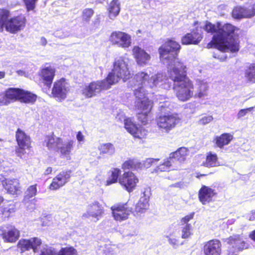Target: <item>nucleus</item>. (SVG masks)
<instances>
[{
	"label": "nucleus",
	"mask_w": 255,
	"mask_h": 255,
	"mask_svg": "<svg viewBox=\"0 0 255 255\" xmlns=\"http://www.w3.org/2000/svg\"><path fill=\"white\" fill-rule=\"evenodd\" d=\"M10 11L6 8H0V32L4 28L11 34H16L25 27L27 20L22 14H18L9 18Z\"/></svg>",
	"instance_id": "obj_1"
},
{
	"label": "nucleus",
	"mask_w": 255,
	"mask_h": 255,
	"mask_svg": "<svg viewBox=\"0 0 255 255\" xmlns=\"http://www.w3.org/2000/svg\"><path fill=\"white\" fill-rule=\"evenodd\" d=\"M36 99V95L29 91L19 88H9L0 94V106H7L16 101L33 104Z\"/></svg>",
	"instance_id": "obj_2"
},
{
	"label": "nucleus",
	"mask_w": 255,
	"mask_h": 255,
	"mask_svg": "<svg viewBox=\"0 0 255 255\" xmlns=\"http://www.w3.org/2000/svg\"><path fill=\"white\" fill-rule=\"evenodd\" d=\"M15 138L17 143L15 153L17 156L22 158L32 148L31 138L29 134L20 128L16 129Z\"/></svg>",
	"instance_id": "obj_3"
},
{
	"label": "nucleus",
	"mask_w": 255,
	"mask_h": 255,
	"mask_svg": "<svg viewBox=\"0 0 255 255\" xmlns=\"http://www.w3.org/2000/svg\"><path fill=\"white\" fill-rule=\"evenodd\" d=\"M181 49L180 44L171 38L166 40L164 44L159 47L158 52L160 58H163L167 55L171 54L170 57H166L165 59L173 60L177 58Z\"/></svg>",
	"instance_id": "obj_4"
},
{
	"label": "nucleus",
	"mask_w": 255,
	"mask_h": 255,
	"mask_svg": "<svg viewBox=\"0 0 255 255\" xmlns=\"http://www.w3.org/2000/svg\"><path fill=\"white\" fill-rule=\"evenodd\" d=\"M181 119L177 113L160 116L156 119V124L161 130L166 133L174 129Z\"/></svg>",
	"instance_id": "obj_5"
},
{
	"label": "nucleus",
	"mask_w": 255,
	"mask_h": 255,
	"mask_svg": "<svg viewBox=\"0 0 255 255\" xmlns=\"http://www.w3.org/2000/svg\"><path fill=\"white\" fill-rule=\"evenodd\" d=\"M139 179L131 171H125L120 176L119 184L128 193H131L138 186Z\"/></svg>",
	"instance_id": "obj_6"
},
{
	"label": "nucleus",
	"mask_w": 255,
	"mask_h": 255,
	"mask_svg": "<svg viewBox=\"0 0 255 255\" xmlns=\"http://www.w3.org/2000/svg\"><path fill=\"white\" fill-rule=\"evenodd\" d=\"M236 27L231 24L226 23L217 30V34L213 35L212 40L207 44L206 47L210 49L213 47L214 44L225 41L226 38L234 33Z\"/></svg>",
	"instance_id": "obj_7"
},
{
	"label": "nucleus",
	"mask_w": 255,
	"mask_h": 255,
	"mask_svg": "<svg viewBox=\"0 0 255 255\" xmlns=\"http://www.w3.org/2000/svg\"><path fill=\"white\" fill-rule=\"evenodd\" d=\"M173 89L178 100L182 102L188 100L193 96V85L190 80L173 85Z\"/></svg>",
	"instance_id": "obj_8"
},
{
	"label": "nucleus",
	"mask_w": 255,
	"mask_h": 255,
	"mask_svg": "<svg viewBox=\"0 0 255 255\" xmlns=\"http://www.w3.org/2000/svg\"><path fill=\"white\" fill-rule=\"evenodd\" d=\"M168 77L173 82V85L190 80L187 75L186 66L180 62H178L177 65L168 71Z\"/></svg>",
	"instance_id": "obj_9"
},
{
	"label": "nucleus",
	"mask_w": 255,
	"mask_h": 255,
	"mask_svg": "<svg viewBox=\"0 0 255 255\" xmlns=\"http://www.w3.org/2000/svg\"><path fill=\"white\" fill-rule=\"evenodd\" d=\"M111 209L114 219L120 222L128 219L129 215L133 212L132 207L128 206V202L116 204L111 207Z\"/></svg>",
	"instance_id": "obj_10"
},
{
	"label": "nucleus",
	"mask_w": 255,
	"mask_h": 255,
	"mask_svg": "<svg viewBox=\"0 0 255 255\" xmlns=\"http://www.w3.org/2000/svg\"><path fill=\"white\" fill-rule=\"evenodd\" d=\"M68 91L66 79L61 78L53 83L51 89V96L57 101L61 102L66 98Z\"/></svg>",
	"instance_id": "obj_11"
},
{
	"label": "nucleus",
	"mask_w": 255,
	"mask_h": 255,
	"mask_svg": "<svg viewBox=\"0 0 255 255\" xmlns=\"http://www.w3.org/2000/svg\"><path fill=\"white\" fill-rule=\"evenodd\" d=\"M55 75L56 69L51 66L41 68L38 73L39 82L48 89L51 88Z\"/></svg>",
	"instance_id": "obj_12"
},
{
	"label": "nucleus",
	"mask_w": 255,
	"mask_h": 255,
	"mask_svg": "<svg viewBox=\"0 0 255 255\" xmlns=\"http://www.w3.org/2000/svg\"><path fill=\"white\" fill-rule=\"evenodd\" d=\"M0 237L5 243H14L20 237V232L14 226L7 225L0 228Z\"/></svg>",
	"instance_id": "obj_13"
},
{
	"label": "nucleus",
	"mask_w": 255,
	"mask_h": 255,
	"mask_svg": "<svg viewBox=\"0 0 255 255\" xmlns=\"http://www.w3.org/2000/svg\"><path fill=\"white\" fill-rule=\"evenodd\" d=\"M71 170H63L55 176L48 186L50 190H57L64 186L70 180L71 177Z\"/></svg>",
	"instance_id": "obj_14"
},
{
	"label": "nucleus",
	"mask_w": 255,
	"mask_h": 255,
	"mask_svg": "<svg viewBox=\"0 0 255 255\" xmlns=\"http://www.w3.org/2000/svg\"><path fill=\"white\" fill-rule=\"evenodd\" d=\"M110 41L114 45H118L123 48H128L131 45V36L122 31H114L110 36Z\"/></svg>",
	"instance_id": "obj_15"
},
{
	"label": "nucleus",
	"mask_w": 255,
	"mask_h": 255,
	"mask_svg": "<svg viewBox=\"0 0 255 255\" xmlns=\"http://www.w3.org/2000/svg\"><path fill=\"white\" fill-rule=\"evenodd\" d=\"M240 40L238 38H230L229 40L217 43L213 45L215 47L220 51L226 52L228 50L231 52L234 53L239 51L240 50Z\"/></svg>",
	"instance_id": "obj_16"
},
{
	"label": "nucleus",
	"mask_w": 255,
	"mask_h": 255,
	"mask_svg": "<svg viewBox=\"0 0 255 255\" xmlns=\"http://www.w3.org/2000/svg\"><path fill=\"white\" fill-rule=\"evenodd\" d=\"M105 87L101 80L92 81L85 87L82 94L86 98H91L101 93L102 91L106 90Z\"/></svg>",
	"instance_id": "obj_17"
},
{
	"label": "nucleus",
	"mask_w": 255,
	"mask_h": 255,
	"mask_svg": "<svg viewBox=\"0 0 255 255\" xmlns=\"http://www.w3.org/2000/svg\"><path fill=\"white\" fill-rule=\"evenodd\" d=\"M203 34L201 27H196L191 32L187 33L181 38L183 45L198 44L202 40Z\"/></svg>",
	"instance_id": "obj_18"
},
{
	"label": "nucleus",
	"mask_w": 255,
	"mask_h": 255,
	"mask_svg": "<svg viewBox=\"0 0 255 255\" xmlns=\"http://www.w3.org/2000/svg\"><path fill=\"white\" fill-rule=\"evenodd\" d=\"M163 75L161 74L155 75L154 76H150L149 74L144 72H140L136 74L135 75V79L138 85H150V86H152L157 85L160 81L159 79L162 78Z\"/></svg>",
	"instance_id": "obj_19"
},
{
	"label": "nucleus",
	"mask_w": 255,
	"mask_h": 255,
	"mask_svg": "<svg viewBox=\"0 0 255 255\" xmlns=\"http://www.w3.org/2000/svg\"><path fill=\"white\" fill-rule=\"evenodd\" d=\"M215 190L206 185H202L198 191V199L203 205H206L214 201L217 196Z\"/></svg>",
	"instance_id": "obj_20"
},
{
	"label": "nucleus",
	"mask_w": 255,
	"mask_h": 255,
	"mask_svg": "<svg viewBox=\"0 0 255 255\" xmlns=\"http://www.w3.org/2000/svg\"><path fill=\"white\" fill-rule=\"evenodd\" d=\"M142 88H139L134 91V94L137 98H139L140 93ZM153 107V103L149 99L145 97L140 99L137 101L135 105V109L137 112H151Z\"/></svg>",
	"instance_id": "obj_21"
},
{
	"label": "nucleus",
	"mask_w": 255,
	"mask_h": 255,
	"mask_svg": "<svg viewBox=\"0 0 255 255\" xmlns=\"http://www.w3.org/2000/svg\"><path fill=\"white\" fill-rule=\"evenodd\" d=\"M132 55L136 63L141 66L146 65L151 58L150 54L138 46H134L133 47Z\"/></svg>",
	"instance_id": "obj_22"
},
{
	"label": "nucleus",
	"mask_w": 255,
	"mask_h": 255,
	"mask_svg": "<svg viewBox=\"0 0 255 255\" xmlns=\"http://www.w3.org/2000/svg\"><path fill=\"white\" fill-rule=\"evenodd\" d=\"M221 247L219 240L213 239L204 243L203 251L205 255H220Z\"/></svg>",
	"instance_id": "obj_23"
},
{
	"label": "nucleus",
	"mask_w": 255,
	"mask_h": 255,
	"mask_svg": "<svg viewBox=\"0 0 255 255\" xmlns=\"http://www.w3.org/2000/svg\"><path fill=\"white\" fill-rule=\"evenodd\" d=\"M233 17L236 19L250 18L255 16V7L249 8L244 6L234 7L232 12Z\"/></svg>",
	"instance_id": "obj_24"
},
{
	"label": "nucleus",
	"mask_w": 255,
	"mask_h": 255,
	"mask_svg": "<svg viewBox=\"0 0 255 255\" xmlns=\"http://www.w3.org/2000/svg\"><path fill=\"white\" fill-rule=\"evenodd\" d=\"M112 70L117 75L118 77L124 79L128 78L130 75L128 65L123 59L114 62Z\"/></svg>",
	"instance_id": "obj_25"
},
{
	"label": "nucleus",
	"mask_w": 255,
	"mask_h": 255,
	"mask_svg": "<svg viewBox=\"0 0 255 255\" xmlns=\"http://www.w3.org/2000/svg\"><path fill=\"white\" fill-rule=\"evenodd\" d=\"M104 212V208L99 202L95 201L88 206L87 212L83 215L85 218L93 217L99 219Z\"/></svg>",
	"instance_id": "obj_26"
},
{
	"label": "nucleus",
	"mask_w": 255,
	"mask_h": 255,
	"mask_svg": "<svg viewBox=\"0 0 255 255\" xmlns=\"http://www.w3.org/2000/svg\"><path fill=\"white\" fill-rule=\"evenodd\" d=\"M2 184L7 192L11 195H17L20 192V183L17 179H4Z\"/></svg>",
	"instance_id": "obj_27"
},
{
	"label": "nucleus",
	"mask_w": 255,
	"mask_h": 255,
	"mask_svg": "<svg viewBox=\"0 0 255 255\" xmlns=\"http://www.w3.org/2000/svg\"><path fill=\"white\" fill-rule=\"evenodd\" d=\"M143 165L141 162L135 158H128L121 165L124 172L127 171H137L141 169Z\"/></svg>",
	"instance_id": "obj_28"
},
{
	"label": "nucleus",
	"mask_w": 255,
	"mask_h": 255,
	"mask_svg": "<svg viewBox=\"0 0 255 255\" xmlns=\"http://www.w3.org/2000/svg\"><path fill=\"white\" fill-rule=\"evenodd\" d=\"M44 143L49 150L57 151L59 145L62 144L63 139L60 137H56L54 133L47 135L45 137Z\"/></svg>",
	"instance_id": "obj_29"
},
{
	"label": "nucleus",
	"mask_w": 255,
	"mask_h": 255,
	"mask_svg": "<svg viewBox=\"0 0 255 255\" xmlns=\"http://www.w3.org/2000/svg\"><path fill=\"white\" fill-rule=\"evenodd\" d=\"M233 135L230 133H223L215 137L213 142L216 147L222 149L224 146L228 145L233 139Z\"/></svg>",
	"instance_id": "obj_30"
},
{
	"label": "nucleus",
	"mask_w": 255,
	"mask_h": 255,
	"mask_svg": "<svg viewBox=\"0 0 255 255\" xmlns=\"http://www.w3.org/2000/svg\"><path fill=\"white\" fill-rule=\"evenodd\" d=\"M220 165V163L218 156L216 153L209 151L206 154L205 160L203 161L202 166L207 168H212Z\"/></svg>",
	"instance_id": "obj_31"
},
{
	"label": "nucleus",
	"mask_w": 255,
	"mask_h": 255,
	"mask_svg": "<svg viewBox=\"0 0 255 255\" xmlns=\"http://www.w3.org/2000/svg\"><path fill=\"white\" fill-rule=\"evenodd\" d=\"M189 152L188 148L183 146L178 148L175 151L170 153L169 155L175 163L177 161L181 162L185 160Z\"/></svg>",
	"instance_id": "obj_32"
},
{
	"label": "nucleus",
	"mask_w": 255,
	"mask_h": 255,
	"mask_svg": "<svg viewBox=\"0 0 255 255\" xmlns=\"http://www.w3.org/2000/svg\"><path fill=\"white\" fill-rule=\"evenodd\" d=\"M227 242L233 248L238 251L242 250L245 245V242L240 235H234L230 237L227 239Z\"/></svg>",
	"instance_id": "obj_33"
},
{
	"label": "nucleus",
	"mask_w": 255,
	"mask_h": 255,
	"mask_svg": "<svg viewBox=\"0 0 255 255\" xmlns=\"http://www.w3.org/2000/svg\"><path fill=\"white\" fill-rule=\"evenodd\" d=\"M121 170L117 167L112 168L109 171V175L105 182V185L109 186L116 183H119L120 178L121 175Z\"/></svg>",
	"instance_id": "obj_34"
},
{
	"label": "nucleus",
	"mask_w": 255,
	"mask_h": 255,
	"mask_svg": "<svg viewBox=\"0 0 255 255\" xmlns=\"http://www.w3.org/2000/svg\"><path fill=\"white\" fill-rule=\"evenodd\" d=\"M149 206V197L144 195L140 197L138 201L136 204L134 212L137 213H143L148 209Z\"/></svg>",
	"instance_id": "obj_35"
},
{
	"label": "nucleus",
	"mask_w": 255,
	"mask_h": 255,
	"mask_svg": "<svg viewBox=\"0 0 255 255\" xmlns=\"http://www.w3.org/2000/svg\"><path fill=\"white\" fill-rule=\"evenodd\" d=\"M121 79V77H118L117 75L112 70L106 78L101 81L103 82L104 86L105 87V89L107 90L110 89L112 85L117 83Z\"/></svg>",
	"instance_id": "obj_36"
},
{
	"label": "nucleus",
	"mask_w": 255,
	"mask_h": 255,
	"mask_svg": "<svg viewBox=\"0 0 255 255\" xmlns=\"http://www.w3.org/2000/svg\"><path fill=\"white\" fill-rule=\"evenodd\" d=\"M74 144V140H69L65 143H62V144L59 145L56 152H59L61 157L69 155L73 149Z\"/></svg>",
	"instance_id": "obj_37"
},
{
	"label": "nucleus",
	"mask_w": 255,
	"mask_h": 255,
	"mask_svg": "<svg viewBox=\"0 0 255 255\" xmlns=\"http://www.w3.org/2000/svg\"><path fill=\"white\" fill-rule=\"evenodd\" d=\"M0 203V214L3 219L8 218L11 216L16 211L15 204L9 203L4 206H2Z\"/></svg>",
	"instance_id": "obj_38"
},
{
	"label": "nucleus",
	"mask_w": 255,
	"mask_h": 255,
	"mask_svg": "<svg viewBox=\"0 0 255 255\" xmlns=\"http://www.w3.org/2000/svg\"><path fill=\"white\" fill-rule=\"evenodd\" d=\"M121 4L119 0H112L109 5L108 13L111 18H113L118 16L121 10Z\"/></svg>",
	"instance_id": "obj_39"
},
{
	"label": "nucleus",
	"mask_w": 255,
	"mask_h": 255,
	"mask_svg": "<svg viewBox=\"0 0 255 255\" xmlns=\"http://www.w3.org/2000/svg\"><path fill=\"white\" fill-rule=\"evenodd\" d=\"M175 163L172 158H170V155L169 157L164 160V161L157 166L155 170L156 172H165L170 170V168Z\"/></svg>",
	"instance_id": "obj_40"
},
{
	"label": "nucleus",
	"mask_w": 255,
	"mask_h": 255,
	"mask_svg": "<svg viewBox=\"0 0 255 255\" xmlns=\"http://www.w3.org/2000/svg\"><path fill=\"white\" fill-rule=\"evenodd\" d=\"M245 77L250 83H255V63H251L245 71Z\"/></svg>",
	"instance_id": "obj_41"
},
{
	"label": "nucleus",
	"mask_w": 255,
	"mask_h": 255,
	"mask_svg": "<svg viewBox=\"0 0 255 255\" xmlns=\"http://www.w3.org/2000/svg\"><path fill=\"white\" fill-rule=\"evenodd\" d=\"M130 134L134 138L143 140L146 138L148 131L142 127H137Z\"/></svg>",
	"instance_id": "obj_42"
},
{
	"label": "nucleus",
	"mask_w": 255,
	"mask_h": 255,
	"mask_svg": "<svg viewBox=\"0 0 255 255\" xmlns=\"http://www.w3.org/2000/svg\"><path fill=\"white\" fill-rule=\"evenodd\" d=\"M99 150L100 151V154H108L112 155L115 153V148L113 144L111 143H106L102 144L99 147Z\"/></svg>",
	"instance_id": "obj_43"
},
{
	"label": "nucleus",
	"mask_w": 255,
	"mask_h": 255,
	"mask_svg": "<svg viewBox=\"0 0 255 255\" xmlns=\"http://www.w3.org/2000/svg\"><path fill=\"white\" fill-rule=\"evenodd\" d=\"M94 14V10L92 8L83 9L81 16L82 22L84 23H89Z\"/></svg>",
	"instance_id": "obj_44"
},
{
	"label": "nucleus",
	"mask_w": 255,
	"mask_h": 255,
	"mask_svg": "<svg viewBox=\"0 0 255 255\" xmlns=\"http://www.w3.org/2000/svg\"><path fill=\"white\" fill-rule=\"evenodd\" d=\"M29 240L30 250H32L34 253H37L42 244L41 240L37 237H33L29 239Z\"/></svg>",
	"instance_id": "obj_45"
},
{
	"label": "nucleus",
	"mask_w": 255,
	"mask_h": 255,
	"mask_svg": "<svg viewBox=\"0 0 255 255\" xmlns=\"http://www.w3.org/2000/svg\"><path fill=\"white\" fill-rule=\"evenodd\" d=\"M17 247L20 250L21 253L29 251L30 248L29 239H21L19 240L17 244Z\"/></svg>",
	"instance_id": "obj_46"
},
{
	"label": "nucleus",
	"mask_w": 255,
	"mask_h": 255,
	"mask_svg": "<svg viewBox=\"0 0 255 255\" xmlns=\"http://www.w3.org/2000/svg\"><path fill=\"white\" fill-rule=\"evenodd\" d=\"M124 127L126 130L130 134L137 127L129 118H126L124 119Z\"/></svg>",
	"instance_id": "obj_47"
},
{
	"label": "nucleus",
	"mask_w": 255,
	"mask_h": 255,
	"mask_svg": "<svg viewBox=\"0 0 255 255\" xmlns=\"http://www.w3.org/2000/svg\"><path fill=\"white\" fill-rule=\"evenodd\" d=\"M150 112H137L136 117L138 121L143 125H146L149 121Z\"/></svg>",
	"instance_id": "obj_48"
},
{
	"label": "nucleus",
	"mask_w": 255,
	"mask_h": 255,
	"mask_svg": "<svg viewBox=\"0 0 255 255\" xmlns=\"http://www.w3.org/2000/svg\"><path fill=\"white\" fill-rule=\"evenodd\" d=\"M77 251L73 247L62 248L57 255H76Z\"/></svg>",
	"instance_id": "obj_49"
},
{
	"label": "nucleus",
	"mask_w": 255,
	"mask_h": 255,
	"mask_svg": "<svg viewBox=\"0 0 255 255\" xmlns=\"http://www.w3.org/2000/svg\"><path fill=\"white\" fill-rule=\"evenodd\" d=\"M192 227L191 225H187L182 226L181 232V237L183 239H187L192 235Z\"/></svg>",
	"instance_id": "obj_50"
},
{
	"label": "nucleus",
	"mask_w": 255,
	"mask_h": 255,
	"mask_svg": "<svg viewBox=\"0 0 255 255\" xmlns=\"http://www.w3.org/2000/svg\"><path fill=\"white\" fill-rule=\"evenodd\" d=\"M37 194V184L29 186L25 192V197L30 199L35 196Z\"/></svg>",
	"instance_id": "obj_51"
},
{
	"label": "nucleus",
	"mask_w": 255,
	"mask_h": 255,
	"mask_svg": "<svg viewBox=\"0 0 255 255\" xmlns=\"http://www.w3.org/2000/svg\"><path fill=\"white\" fill-rule=\"evenodd\" d=\"M203 28L207 33H210L211 34L216 33V34H217L218 28H216V26L214 24H213L210 22L207 21L204 26Z\"/></svg>",
	"instance_id": "obj_52"
},
{
	"label": "nucleus",
	"mask_w": 255,
	"mask_h": 255,
	"mask_svg": "<svg viewBox=\"0 0 255 255\" xmlns=\"http://www.w3.org/2000/svg\"><path fill=\"white\" fill-rule=\"evenodd\" d=\"M38 0H23L26 10H34L36 6V3Z\"/></svg>",
	"instance_id": "obj_53"
},
{
	"label": "nucleus",
	"mask_w": 255,
	"mask_h": 255,
	"mask_svg": "<svg viewBox=\"0 0 255 255\" xmlns=\"http://www.w3.org/2000/svg\"><path fill=\"white\" fill-rule=\"evenodd\" d=\"M195 213L192 212L184 217H182L180 219L181 226H185L187 225H191L188 222L192 220L194 218Z\"/></svg>",
	"instance_id": "obj_54"
},
{
	"label": "nucleus",
	"mask_w": 255,
	"mask_h": 255,
	"mask_svg": "<svg viewBox=\"0 0 255 255\" xmlns=\"http://www.w3.org/2000/svg\"><path fill=\"white\" fill-rule=\"evenodd\" d=\"M54 249L51 247H46L42 249L39 255H56Z\"/></svg>",
	"instance_id": "obj_55"
},
{
	"label": "nucleus",
	"mask_w": 255,
	"mask_h": 255,
	"mask_svg": "<svg viewBox=\"0 0 255 255\" xmlns=\"http://www.w3.org/2000/svg\"><path fill=\"white\" fill-rule=\"evenodd\" d=\"M159 161V158H147L143 164V167H145L146 168L150 167L153 163H156Z\"/></svg>",
	"instance_id": "obj_56"
},
{
	"label": "nucleus",
	"mask_w": 255,
	"mask_h": 255,
	"mask_svg": "<svg viewBox=\"0 0 255 255\" xmlns=\"http://www.w3.org/2000/svg\"><path fill=\"white\" fill-rule=\"evenodd\" d=\"M167 238H168L169 243L173 246H176L180 244L179 241L180 238L179 237H177V238H176L170 235V236L167 237Z\"/></svg>",
	"instance_id": "obj_57"
},
{
	"label": "nucleus",
	"mask_w": 255,
	"mask_h": 255,
	"mask_svg": "<svg viewBox=\"0 0 255 255\" xmlns=\"http://www.w3.org/2000/svg\"><path fill=\"white\" fill-rule=\"evenodd\" d=\"M254 109L253 107H250L245 109H241L238 113L237 116L238 118H241L246 115L248 111H251Z\"/></svg>",
	"instance_id": "obj_58"
},
{
	"label": "nucleus",
	"mask_w": 255,
	"mask_h": 255,
	"mask_svg": "<svg viewBox=\"0 0 255 255\" xmlns=\"http://www.w3.org/2000/svg\"><path fill=\"white\" fill-rule=\"evenodd\" d=\"M211 120V117H205L201 119V121L203 124H206L209 123Z\"/></svg>",
	"instance_id": "obj_59"
},
{
	"label": "nucleus",
	"mask_w": 255,
	"mask_h": 255,
	"mask_svg": "<svg viewBox=\"0 0 255 255\" xmlns=\"http://www.w3.org/2000/svg\"><path fill=\"white\" fill-rule=\"evenodd\" d=\"M76 137L79 142L82 141L84 140V135H83L82 132L80 131L77 133Z\"/></svg>",
	"instance_id": "obj_60"
},
{
	"label": "nucleus",
	"mask_w": 255,
	"mask_h": 255,
	"mask_svg": "<svg viewBox=\"0 0 255 255\" xmlns=\"http://www.w3.org/2000/svg\"><path fill=\"white\" fill-rule=\"evenodd\" d=\"M53 171V169L51 167H48L44 171V174L46 176L49 174H52Z\"/></svg>",
	"instance_id": "obj_61"
},
{
	"label": "nucleus",
	"mask_w": 255,
	"mask_h": 255,
	"mask_svg": "<svg viewBox=\"0 0 255 255\" xmlns=\"http://www.w3.org/2000/svg\"><path fill=\"white\" fill-rule=\"evenodd\" d=\"M213 173V172H210L209 174H201V173H197V174L196 175V177L197 178L200 179L201 177L206 176L208 175H210Z\"/></svg>",
	"instance_id": "obj_62"
},
{
	"label": "nucleus",
	"mask_w": 255,
	"mask_h": 255,
	"mask_svg": "<svg viewBox=\"0 0 255 255\" xmlns=\"http://www.w3.org/2000/svg\"><path fill=\"white\" fill-rule=\"evenodd\" d=\"M250 237L255 242V230L250 234Z\"/></svg>",
	"instance_id": "obj_63"
},
{
	"label": "nucleus",
	"mask_w": 255,
	"mask_h": 255,
	"mask_svg": "<svg viewBox=\"0 0 255 255\" xmlns=\"http://www.w3.org/2000/svg\"><path fill=\"white\" fill-rule=\"evenodd\" d=\"M100 22V17L99 16H97V17L96 18L95 20L93 22V24L94 25H96V24H99Z\"/></svg>",
	"instance_id": "obj_64"
}]
</instances>
